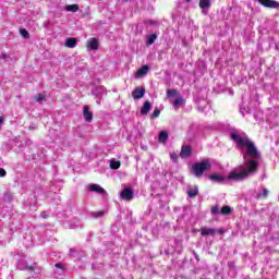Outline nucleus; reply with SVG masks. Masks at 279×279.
Returning a JSON list of instances; mask_svg holds the SVG:
<instances>
[{
	"mask_svg": "<svg viewBox=\"0 0 279 279\" xmlns=\"http://www.w3.org/2000/svg\"><path fill=\"white\" fill-rule=\"evenodd\" d=\"M231 140L236 144L238 149L241 151H245L243 154L244 163L233 169L228 177H223L221 174H211L209 175V180L211 182H226V180H232L233 182H242V180H247L250 175H254L256 171H258V158H260V154L256 149L253 141L247 137V135L243 132L233 131L231 132Z\"/></svg>",
	"mask_w": 279,
	"mask_h": 279,
	"instance_id": "obj_1",
	"label": "nucleus"
},
{
	"mask_svg": "<svg viewBox=\"0 0 279 279\" xmlns=\"http://www.w3.org/2000/svg\"><path fill=\"white\" fill-rule=\"evenodd\" d=\"M211 167L210 161L204 160L202 162L194 163L191 168V173H193L195 178H202L205 171H210Z\"/></svg>",
	"mask_w": 279,
	"mask_h": 279,
	"instance_id": "obj_2",
	"label": "nucleus"
},
{
	"mask_svg": "<svg viewBox=\"0 0 279 279\" xmlns=\"http://www.w3.org/2000/svg\"><path fill=\"white\" fill-rule=\"evenodd\" d=\"M211 215H222L225 217H228V215H232V207L226 205L220 208L219 205H216L211 207Z\"/></svg>",
	"mask_w": 279,
	"mask_h": 279,
	"instance_id": "obj_3",
	"label": "nucleus"
},
{
	"mask_svg": "<svg viewBox=\"0 0 279 279\" xmlns=\"http://www.w3.org/2000/svg\"><path fill=\"white\" fill-rule=\"evenodd\" d=\"M258 3L260 5H264V8H271L274 10H279V2L276 0H258Z\"/></svg>",
	"mask_w": 279,
	"mask_h": 279,
	"instance_id": "obj_4",
	"label": "nucleus"
},
{
	"mask_svg": "<svg viewBox=\"0 0 279 279\" xmlns=\"http://www.w3.org/2000/svg\"><path fill=\"white\" fill-rule=\"evenodd\" d=\"M87 49L88 51H97L99 49V40L97 38H89L87 40Z\"/></svg>",
	"mask_w": 279,
	"mask_h": 279,
	"instance_id": "obj_5",
	"label": "nucleus"
},
{
	"mask_svg": "<svg viewBox=\"0 0 279 279\" xmlns=\"http://www.w3.org/2000/svg\"><path fill=\"white\" fill-rule=\"evenodd\" d=\"M121 197L125 202H130V199H132V197H134V191H132V189H130V187H125L121 192Z\"/></svg>",
	"mask_w": 279,
	"mask_h": 279,
	"instance_id": "obj_6",
	"label": "nucleus"
},
{
	"mask_svg": "<svg viewBox=\"0 0 279 279\" xmlns=\"http://www.w3.org/2000/svg\"><path fill=\"white\" fill-rule=\"evenodd\" d=\"M132 97H133V99H143V97H145V89H144V87H136L132 92Z\"/></svg>",
	"mask_w": 279,
	"mask_h": 279,
	"instance_id": "obj_7",
	"label": "nucleus"
},
{
	"mask_svg": "<svg viewBox=\"0 0 279 279\" xmlns=\"http://www.w3.org/2000/svg\"><path fill=\"white\" fill-rule=\"evenodd\" d=\"M83 117L87 123H90L93 121V111H90V107L84 106L83 107Z\"/></svg>",
	"mask_w": 279,
	"mask_h": 279,
	"instance_id": "obj_8",
	"label": "nucleus"
},
{
	"mask_svg": "<svg viewBox=\"0 0 279 279\" xmlns=\"http://www.w3.org/2000/svg\"><path fill=\"white\" fill-rule=\"evenodd\" d=\"M199 8L201 10H203V14H208V12L206 10H208L210 8V5H213V1L211 0H199Z\"/></svg>",
	"mask_w": 279,
	"mask_h": 279,
	"instance_id": "obj_9",
	"label": "nucleus"
},
{
	"mask_svg": "<svg viewBox=\"0 0 279 279\" xmlns=\"http://www.w3.org/2000/svg\"><path fill=\"white\" fill-rule=\"evenodd\" d=\"M89 191H92V193H98V195H104V193H106V190H104L99 184H90Z\"/></svg>",
	"mask_w": 279,
	"mask_h": 279,
	"instance_id": "obj_10",
	"label": "nucleus"
},
{
	"mask_svg": "<svg viewBox=\"0 0 279 279\" xmlns=\"http://www.w3.org/2000/svg\"><path fill=\"white\" fill-rule=\"evenodd\" d=\"M197 193H199V189L197 187V185H190L187 187L189 197H197Z\"/></svg>",
	"mask_w": 279,
	"mask_h": 279,
	"instance_id": "obj_11",
	"label": "nucleus"
},
{
	"mask_svg": "<svg viewBox=\"0 0 279 279\" xmlns=\"http://www.w3.org/2000/svg\"><path fill=\"white\" fill-rule=\"evenodd\" d=\"M267 195H269V190H267L266 187H264L255 193L256 199H265V197H267Z\"/></svg>",
	"mask_w": 279,
	"mask_h": 279,
	"instance_id": "obj_12",
	"label": "nucleus"
},
{
	"mask_svg": "<svg viewBox=\"0 0 279 279\" xmlns=\"http://www.w3.org/2000/svg\"><path fill=\"white\" fill-rule=\"evenodd\" d=\"M149 110H151V102L146 101L140 110V114L145 117V114H149Z\"/></svg>",
	"mask_w": 279,
	"mask_h": 279,
	"instance_id": "obj_13",
	"label": "nucleus"
},
{
	"mask_svg": "<svg viewBox=\"0 0 279 279\" xmlns=\"http://www.w3.org/2000/svg\"><path fill=\"white\" fill-rule=\"evenodd\" d=\"M65 47H68V49H75V47H77V39L66 38L65 39Z\"/></svg>",
	"mask_w": 279,
	"mask_h": 279,
	"instance_id": "obj_14",
	"label": "nucleus"
},
{
	"mask_svg": "<svg viewBox=\"0 0 279 279\" xmlns=\"http://www.w3.org/2000/svg\"><path fill=\"white\" fill-rule=\"evenodd\" d=\"M147 73H149V66L144 65L137 70L135 77H144Z\"/></svg>",
	"mask_w": 279,
	"mask_h": 279,
	"instance_id": "obj_15",
	"label": "nucleus"
},
{
	"mask_svg": "<svg viewBox=\"0 0 279 279\" xmlns=\"http://www.w3.org/2000/svg\"><path fill=\"white\" fill-rule=\"evenodd\" d=\"M191 156V148L189 146H182L180 157L181 158H189Z\"/></svg>",
	"mask_w": 279,
	"mask_h": 279,
	"instance_id": "obj_16",
	"label": "nucleus"
},
{
	"mask_svg": "<svg viewBox=\"0 0 279 279\" xmlns=\"http://www.w3.org/2000/svg\"><path fill=\"white\" fill-rule=\"evenodd\" d=\"M215 232H216L215 229H210V228H206V227L201 229L202 236L213 235V234H215Z\"/></svg>",
	"mask_w": 279,
	"mask_h": 279,
	"instance_id": "obj_17",
	"label": "nucleus"
},
{
	"mask_svg": "<svg viewBox=\"0 0 279 279\" xmlns=\"http://www.w3.org/2000/svg\"><path fill=\"white\" fill-rule=\"evenodd\" d=\"M169 138V133L167 131L159 132V143H167Z\"/></svg>",
	"mask_w": 279,
	"mask_h": 279,
	"instance_id": "obj_18",
	"label": "nucleus"
},
{
	"mask_svg": "<svg viewBox=\"0 0 279 279\" xmlns=\"http://www.w3.org/2000/svg\"><path fill=\"white\" fill-rule=\"evenodd\" d=\"M66 12H77L80 7L77 4H69L65 7Z\"/></svg>",
	"mask_w": 279,
	"mask_h": 279,
	"instance_id": "obj_19",
	"label": "nucleus"
},
{
	"mask_svg": "<svg viewBox=\"0 0 279 279\" xmlns=\"http://www.w3.org/2000/svg\"><path fill=\"white\" fill-rule=\"evenodd\" d=\"M184 104V99L182 97L177 98L173 102L172 106L174 108H180Z\"/></svg>",
	"mask_w": 279,
	"mask_h": 279,
	"instance_id": "obj_20",
	"label": "nucleus"
},
{
	"mask_svg": "<svg viewBox=\"0 0 279 279\" xmlns=\"http://www.w3.org/2000/svg\"><path fill=\"white\" fill-rule=\"evenodd\" d=\"M121 168V161L111 160L110 161V169L117 170Z\"/></svg>",
	"mask_w": 279,
	"mask_h": 279,
	"instance_id": "obj_21",
	"label": "nucleus"
},
{
	"mask_svg": "<svg viewBox=\"0 0 279 279\" xmlns=\"http://www.w3.org/2000/svg\"><path fill=\"white\" fill-rule=\"evenodd\" d=\"M156 38H158L157 36H156V34H153V35H149L148 36V39H147V41H146V45H151L153 43H156Z\"/></svg>",
	"mask_w": 279,
	"mask_h": 279,
	"instance_id": "obj_22",
	"label": "nucleus"
},
{
	"mask_svg": "<svg viewBox=\"0 0 279 279\" xmlns=\"http://www.w3.org/2000/svg\"><path fill=\"white\" fill-rule=\"evenodd\" d=\"M158 117H160V109L156 108L151 116H150V119H158Z\"/></svg>",
	"mask_w": 279,
	"mask_h": 279,
	"instance_id": "obj_23",
	"label": "nucleus"
},
{
	"mask_svg": "<svg viewBox=\"0 0 279 279\" xmlns=\"http://www.w3.org/2000/svg\"><path fill=\"white\" fill-rule=\"evenodd\" d=\"M177 94H178V90L169 89L168 93H167V97H169V98L175 97Z\"/></svg>",
	"mask_w": 279,
	"mask_h": 279,
	"instance_id": "obj_24",
	"label": "nucleus"
},
{
	"mask_svg": "<svg viewBox=\"0 0 279 279\" xmlns=\"http://www.w3.org/2000/svg\"><path fill=\"white\" fill-rule=\"evenodd\" d=\"M20 34L23 38H27V36H29V33L25 28L20 29Z\"/></svg>",
	"mask_w": 279,
	"mask_h": 279,
	"instance_id": "obj_25",
	"label": "nucleus"
},
{
	"mask_svg": "<svg viewBox=\"0 0 279 279\" xmlns=\"http://www.w3.org/2000/svg\"><path fill=\"white\" fill-rule=\"evenodd\" d=\"M35 101H45V96H43V94H38L35 96Z\"/></svg>",
	"mask_w": 279,
	"mask_h": 279,
	"instance_id": "obj_26",
	"label": "nucleus"
},
{
	"mask_svg": "<svg viewBox=\"0 0 279 279\" xmlns=\"http://www.w3.org/2000/svg\"><path fill=\"white\" fill-rule=\"evenodd\" d=\"M170 158L172 162H178V155L175 153H170Z\"/></svg>",
	"mask_w": 279,
	"mask_h": 279,
	"instance_id": "obj_27",
	"label": "nucleus"
},
{
	"mask_svg": "<svg viewBox=\"0 0 279 279\" xmlns=\"http://www.w3.org/2000/svg\"><path fill=\"white\" fill-rule=\"evenodd\" d=\"M5 169L0 168V178H5Z\"/></svg>",
	"mask_w": 279,
	"mask_h": 279,
	"instance_id": "obj_28",
	"label": "nucleus"
},
{
	"mask_svg": "<svg viewBox=\"0 0 279 279\" xmlns=\"http://www.w3.org/2000/svg\"><path fill=\"white\" fill-rule=\"evenodd\" d=\"M201 105H202V106H208V102H206V100H202V101H201Z\"/></svg>",
	"mask_w": 279,
	"mask_h": 279,
	"instance_id": "obj_29",
	"label": "nucleus"
},
{
	"mask_svg": "<svg viewBox=\"0 0 279 279\" xmlns=\"http://www.w3.org/2000/svg\"><path fill=\"white\" fill-rule=\"evenodd\" d=\"M94 217H101V213H95Z\"/></svg>",
	"mask_w": 279,
	"mask_h": 279,
	"instance_id": "obj_30",
	"label": "nucleus"
},
{
	"mask_svg": "<svg viewBox=\"0 0 279 279\" xmlns=\"http://www.w3.org/2000/svg\"><path fill=\"white\" fill-rule=\"evenodd\" d=\"M198 110H201V112H204L205 107H198Z\"/></svg>",
	"mask_w": 279,
	"mask_h": 279,
	"instance_id": "obj_31",
	"label": "nucleus"
},
{
	"mask_svg": "<svg viewBox=\"0 0 279 279\" xmlns=\"http://www.w3.org/2000/svg\"><path fill=\"white\" fill-rule=\"evenodd\" d=\"M1 124H3V120H2L1 117H0V125H1Z\"/></svg>",
	"mask_w": 279,
	"mask_h": 279,
	"instance_id": "obj_32",
	"label": "nucleus"
},
{
	"mask_svg": "<svg viewBox=\"0 0 279 279\" xmlns=\"http://www.w3.org/2000/svg\"><path fill=\"white\" fill-rule=\"evenodd\" d=\"M56 267H58L60 269V264H56Z\"/></svg>",
	"mask_w": 279,
	"mask_h": 279,
	"instance_id": "obj_33",
	"label": "nucleus"
},
{
	"mask_svg": "<svg viewBox=\"0 0 279 279\" xmlns=\"http://www.w3.org/2000/svg\"><path fill=\"white\" fill-rule=\"evenodd\" d=\"M29 130H34V126H29Z\"/></svg>",
	"mask_w": 279,
	"mask_h": 279,
	"instance_id": "obj_34",
	"label": "nucleus"
},
{
	"mask_svg": "<svg viewBox=\"0 0 279 279\" xmlns=\"http://www.w3.org/2000/svg\"><path fill=\"white\" fill-rule=\"evenodd\" d=\"M2 58H5V54H3Z\"/></svg>",
	"mask_w": 279,
	"mask_h": 279,
	"instance_id": "obj_35",
	"label": "nucleus"
},
{
	"mask_svg": "<svg viewBox=\"0 0 279 279\" xmlns=\"http://www.w3.org/2000/svg\"><path fill=\"white\" fill-rule=\"evenodd\" d=\"M187 2L191 1V0H186Z\"/></svg>",
	"mask_w": 279,
	"mask_h": 279,
	"instance_id": "obj_36",
	"label": "nucleus"
}]
</instances>
